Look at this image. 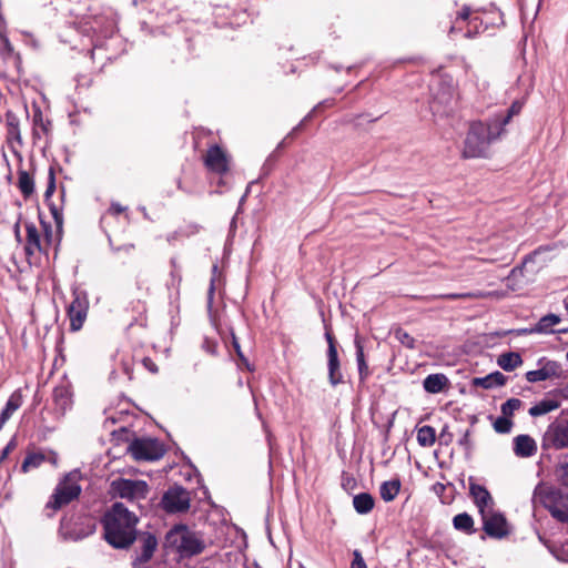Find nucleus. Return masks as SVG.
Instances as JSON below:
<instances>
[{"instance_id": "nucleus-36", "label": "nucleus", "mask_w": 568, "mask_h": 568, "mask_svg": "<svg viewBox=\"0 0 568 568\" xmlns=\"http://www.w3.org/2000/svg\"><path fill=\"white\" fill-rule=\"evenodd\" d=\"M355 347H356V359H357V364H358L359 379L363 382L368 377L369 369H368V365L365 361L364 348L358 339L355 341Z\"/></svg>"}, {"instance_id": "nucleus-31", "label": "nucleus", "mask_w": 568, "mask_h": 568, "mask_svg": "<svg viewBox=\"0 0 568 568\" xmlns=\"http://www.w3.org/2000/svg\"><path fill=\"white\" fill-rule=\"evenodd\" d=\"M497 364L504 371L511 372L523 364V358L519 353L507 352L498 356Z\"/></svg>"}, {"instance_id": "nucleus-16", "label": "nucleus", "mask_w": 568, "mask_h": 568, "mask_svg": "<svg viewBox=\"0 0 568 568\" xmlns=\"http://www.w3.org/2000/svg\"><path fill=\"white\" fill-rule=\"evenodd\" d=\"M26 227V245L24 251L27 255H33L36 253L48 254V247L45 241L42 240V234L34 223L28 222L24 224Z\"/></svg>"}, {"instance_id": "nucleus-15", "label": "nucleus", "mask_w": 568, "mask_h": 568, "mask_svg": "<svg viewBox=\"0 0 568 568\" xmlns=\"http://www.w3.org/2000/svg\"><path fill=\"white\" fill-rule=\"evenodd\" d=\"M6 128H7V133H6V140H7V143L11 150V152L19 156V159L21 160L22 156H21V149L23 146V140H22V135H21V130H20V121H19V118L12 113V112H8L6 114Z\"/></svg>"}, {"instance_id": "nucleus-52", "label": "nucleus", "mask_w": 568, "mask_h": 568, "mask_svg": "<svg viewBox=\"0 0 568 568\" xmlns=\"http://www.w3.org/2000/svg\"><path fill=\"white\" fill-rule=\"evenodd\" d=\"M85 520H87V531L83 534H79L80 537L89 536V535L93 534L97 529V523L94 521V519L87 517Z\"/></svg>"}, {"instance_id": "nucleus-50", "label": "nucleus", "mask_w": 568, "mask_h": 568, "mask_svg": "<svg viewBox=\"0 0 568 568\" xmlns=\"http://www.w3.org/2000/svg\"><path fill=\"white\" fill-rule=\"evenodd\" d=\"M0 43L2 44L3 50H6L9 54H12L14 52L12 43L10 42L9 38L3 33H0Z\"/></svg>"}, {"instance_id": "nucleus-56", "label": "nucleus", "mask_w": 568, "mask_h": 568, "mask_svg": "<svg viewBox=\"0 0 568 568\" xmlns=\"http://www.w3.org/2000/svg\"><path fill=\"white\" fill-rule=\"evenodd\" d=\"M13 414V412L7 410V408L4 407L0 413V418L7 423Z\"/></svg>"}, {"instance_id": "nucleus-63", "label": "nucleus", "mask_w": 568, "mask_h": 568, "mask_svg": "<svg viewBox=\"0 0 568 568\" xmlns=\"http://www.w3.org/2000/svg\"><path fill=\"white\" fill-rule=\"evenodd\" d=\"M51 462L55 463V456L54 455L51 457Z\"/></svg>"}, {"instance_id": "nucleus-28", "label": "nucleus", "mask_w": 568, "mask_h": 568, "mask_svg": "<svg viewBox=\"0 0 568 568\" xmlns=\"http://www.w3.org/2000/svg\"><path fill=\"white\" fill-rule=\"evenodd\" d=\"M353 506L358 514L365 515L373 510L375 506V499L368 493H361L354 496Z\"/></svg>"}, {"instance_id": "nucleus-33", "label": "nucleus", "mask_w": 568, "mask_h": 568, "mask_svg": "<svg viewBox=\"0 0 568 568\" xmlns=\"http://www.w3.org/2000/svg\"><path fill=\"white\" fill-rule=\"evenodd\" d=\"M508 123H504V118L501 114H496L487 123L484 122V128L488 129L489 140L493 142L500 138V135L505 132V126Z\"/></svg>"}, {"instance_id": "nucleus-26", "label": "nucleus", "mask_w": 568, "mask_h": 568, "mask_svg": "<svg viewBox=\"0 0 568 568\" xmlns=\"http://www.w3.org/2000/svg\"><path fill=\"white\" fill-rule=\"evenodd\" d=\"M448 378L444 374H430L424 382L423 386L427 393L437 394L443 392L448 386Z\"/></svg>"}, {"instance_id": "nucleus-10", "label": "nucleus", "mask_w": 568, "mask_h": 568, "mask_svg": "<svg viewBox=\"0 0 568 568\" xmlns=\"http://www.w3.org/2000/svg\"><path fill=\"white\" fill-rule=\"evenodd\" d=\"M130 223L128 207L120 203H111L110 207L102 214L100 225L111 242V234H118Z\"/></svg>"}, {"instance_id": "nucleus-12", "label": "nucleus", "mask_w": 568, "mask_h": 568, "mask_svg": "<svg viewBox=\"0 0 568 568\" xmlns=\"http://www.w3.org/2000/svg\"><path fill=\"white\" fill-rule=\"evenodd\" d=\"M190 493L182 486L174 485L163 495L161 505L166 513H184L190 508Z\"/></svg>"}, {"instance_id": "nucleus-53", "label": "nucleus", "mask_w": 568, "mask_h": 568, "mask_svg": "<svg viewBox=\"0 0 568 568\" xmlns=\"http://www.w3.org/2000/svg\"><path fill=\"white\" fill-rule=\"evenodd\" d=\"M471 13V9L468 6H463L462 9L457 12V19L466 21L469 19Z\"/></svg>"}, {"instance_id": "nucleus-55", "label": "nucleus", "mask_w": 568, "mask_h": 568, "mask_svg": "<svg viewBox=\"0 0 568 568\" xmlns=\"http://www.w3.org/2000/svg\"><path fill=\"white\" fill-rule=\"evenodd\" d=\"M187 231L184 232L186 235H191V234H196L199 231H200V225L197 224H189L187 225Z\"/></svg>"}, {"instance_id": "nucleus-35", "label": "nucleus", "mask_w": 568, "mask_h": 568, "mask_svg": "<svg viewBox=\"0 0 568 568\" xmlns=\"http://www.w3.org/2000/svg\"><path fill=\"white\" fill-rule=\"evenodd\" d=\"M436 440L434 427L425 425L417 430V442L423 447H430Z\"/></svg>"}, {"instance_id": "nucleus-32", "label": "nucleus", "mask_w": 568, "mask_h": 568, "mask_svg": "<svg viewBox=\"0 0 568 568\" xmlns=\"http://www.w3.org/2000/svg\"><path fill=\"white\" fill-rule=\"evenodd\" d=\"M560 406V402L557 399L545 398L531 406L528 410L529 415L532 417L541 416L548 414Z\"/></svg>"}, {"instance_id": "nucleus-1", "label": "nucleus", "mask_w": 568, "mask_h": 568, "mask_svg": "<svg viewBox=\"0 0 568 568\" xmlns=\"http://www.w3.org/2000/svg\"><path fill=\"white\" fill-rule=\"evenodd\" d=\"M138 523V516L116 501L101 518L103 538L114 549H129L136 540Z\"/></svg>"}, {"instance_id": "nucleus-58", "label": "nucleus", "mask_w": 568, "mask_h": 568, "mask_svg": "<svg viewBox=\"0 0 568 568\" xmlns=\"http://www.w3.org/2000/svg\"><path fill=\"white\" fill-rule=\"evenodd\" d=\"M133 248H134V244H129V245L124 246L125 251H130V250H133Z\"/></svg>"}, {"instance_id": "nucleus-3", "label": "nucleus", "mask_w": 568, "mask_h": 568, "mask_svg": "<svg viewBox=\"0 0 568 568\" xmlns=\"http://www.w3.org/2000/svg\"><path fill=\"white\" fill-rule=\"evenodd\" d=\"M534 501L545 507L556 520L568 524V495L561 490L538 485L534 490Z\"/></svg>"}, {"instance_id": "nucleus-40", "label": "nucleus", "mask_w": 568, "mask_h": 568, "mask_svg": "<svg viewBox=\"0 0 568 568\" xmlns=\"http://www.w3.org/2000/svg\"><path fill=\"white\" fill-rule=\"evenodd\" d=\"M521 405L523 402L520 399L509 398L501 405V414L510 418L514 415L515 410H518L521 407Z\"/></svg>"}, {"instance_id": "nucleus-37", "label": "nucleus", "mask_w": 568, "mask_h": 568, "mask_svg": "<svg viewBox=\"0 0 568 568\" xmlns=\"http://www.w3.org/2000/svg\"><path fill=\"white\" fill-rule=\"evenodd\" d=\"M485 294L481 292H467V293H449V294H443L439 297L443 300L448 301H456V300H473V298H481Z\"/></svg>"}, {"instance_id": "nucleus-34", "label": "nucleus", "mask_w": 568, "mask_h": 568, "mask_svg": "<svg viewBox=\"0 0 568 568\" xmlns=\"http://www.w3.org/2000/svg\"><path fill=\"white\" fill-rule=\"evenodd\" d=\"M47 460V456L41 453H28L21 465V471L23 474L29 473L31 469L40 467Z\"/></svg>"}, {"instance_id": "nucleus-20", "label": "nucleus", "mask_w": 568, "mask_h": 568, "mask_svg": "<svg viewBox=\"0 0 568 568\" xmlns=\"http://www.w3.org/2000/svg\"><path fill=\"white\" fill-rule=\"evenodd\" d=\"M141 552L133 560L132 568H145L144 565H146L152 559L158 548V540L152 534H144L141 537Z\"/></svg>"}, {"instance_id": "nucleus-57", "label": "nucleus", "mask_w": 568, "mask_h": 568, "mask_svg": "<svg viewBox=\"0 0 568 568\" xmlns=\"http://www.w3.org/2000/svg\"><path fill=\"white\" fill-rule=\"evenodd\" d=\"M13 231H14L16 239L20 242L21 241V236H20V222H17L14 224Z\"/></svg>"}, {"instance_id": "nucleus-30", "label": "nucleus", "mask_w": 568, "mask_h": 568, "mask_svg": "<svg viewBox=\"0 0 568 568\" xmlns=\"http://www.w3.org/2000/svg\"><path fill=\"white\" fill-rule=\"evenodd\" d=\"M453 526L456 530L466 535H473L476 532L474 519L468 513H460L454 516Z\"/></svg>"}, {"instance_id": "nucleus-62", "label": "nucleus", "mask_w": 568, "mask_h": 568, "mask_svg": "<svg viewBox=\"0 0 568 568\" xmlns=\"http://www.w3.org/2000/svg\"><path fill=\"white\" fill-rule=\"evenodd\" d=\"M559 333H568V328L558 331Z\"/></svg>"}, {"instance_id": "nucleus-27", "label": "nucleus", "mask_w": 568, "mask_h": 568, "mask_svg": "<svg viewBox=\"0 0 568 568\" xmlns=\"http://www.w3.org/2000/svg\"><path fill=\"white\" fill-rule=\"evenodd\" d=\"M402 483L399 478H394L382 483L379 487L381 498L386 501H393L400 491Z\"/></svg>"}, {"instance_id": "nucleus-2", "label": "nucleus", "mask_w": 568, "mask_h": 568, "mask_svg": "<svg viewBox=\"0 0 568 568\" xmlns=\"http://www.w3.org/2000/svg\"><path fill=\"white\" fill-rule=\"evenodd\" d=\"M79 480V471L74 470L65 474L53 489L52 495L45 504V509L52 510V513L55 514L72 501L78 500L82 493Z\"/></svg>"}, {"instance_id": "nucleus-48", "label": "nucleus", "mask_w": 568, "mask_h": 568, "mask_svg": "<svg viewBox=\"0 0 568 568\" xmlns=\"http://www.w3.org/2000/svg\"><path fill=\"white\" fill-rule=\"evenodd\" d=\"M325 338H326L327 345H328L327 354H332V352H333V354L338 353L336 339L331 331H326Z\"/></svg>"}, {"instance_id": "nucleus-59", "label": "nucleus", "mask_w": 568, "mask_h": 568, "mask_svg": "<svg viewBox=\"0 0 568 568\" xmlns=\"http://www.w3.org/2000/svg\"><path fill=\"white\" fill-rule=\"evenodd\" d=\"M6 422L3 419L0 418V430L2 429V427L4 426Z\"/></svg>"}, {"instance_id": "nucleus-41", "label": "nucleus", "mask_w": 568, "mask_h": 568, "mask_svg": "<svg viewBox=\"0 0 568 568\" xmlns=\"http://www.w3.org/2000/svg\"><path fill=\"white\" fill-rule=\"evenodd\" d=\"M49 209L57 225V241L59 243L62 234L63 214L62 211L54 204H49Z\"/></svg>"}, {"instance_id": "nucleus-13", "label": "nucleus", "mask_w": 568, "mask_h": 568, "mask_svg": "<svg viewBox=\"0 0 568 568\" xmlns=\"http://www.w3.org/2000/svg\"><path fill=\"white\" fill-rule=\"evenodd\" d=\"M483 521V530L494 539H501L509 534L508 523L504 514L490 509L480 515Z\"/></svg>"}, {"instance_id": "nucleus-8", "label": "nucleus", "mask_w": 568, "mask_h": 568, "mask_svg": "<svg viewBox=\"0 0 568 568\" xmlns=\"http://www.w3.org/2000/svg\"><path fill=\"white\" fill-rule=\"evenodd\" d=\"M134 460L154 462L165 454L164 445L155 438H135L128 447Z\"/></svg>"}, {"instance_id": "nucleus-7", "label": "nucleus", "mask_w": 568, "mask_h": 568, "mask_svg": "<svg viewBox=\"0 0 568 568\" xmlns=\"http://www.w3.org/2000/svg\"><path fill=\"white\" fill-rule=\"evenodd\" d=\"M544 452H558L568 448V418H556L541 436Z\"/></svg>"}, {"instance_id": "nucleus-45", "label": "nucleus", "mask_w": 568, "mask_h": 568, "mask_svg": "<svg viewBox=\"0 0 568 568\" xmlns=\"http://www.w3.org/2000/svg\"><path fill=\"white\" fill-rule=\"evenodd\" d=\"M524 103L519 100H516L511 103L510 108L507 110L506 114L503 115L504 123H509L513 116L518 115L523 110Z\"/></svg>"}, {"instance_id": "nucleus-14", "label": "nucleus", "mask_w": 568, "mask_h": 568, "mask_svg": "<svg viewBox=\"0 0 568 568\" xmlns=\"http://www.w3.org/2000/svg\"><path fill=\"white\" fill-rule=\"evenodd\" d=\"M179 540L175 539L176 548L182 557H192L204 550L203 541L186 527H180L176 530Z\"/></svg>"}, {"instance_id": "nucleus-6", "label": "nucleus", "mask_w": 568, "mask_h": 568, "mask_svg": "<svg viewBox=\"0 0 568 568\" xmlns=\"http://www.w3.org/2000/svg\"><path fill=\"white\" fill-rule=\"evenodd\" d=\"M458 98L457 84L453 77L442 74L434 88L430 108L434 112H445Z\"/></svg>"}, {"instance_id": "nucleus-64", "label": "nucleus", "mask_w": 568, "mask_h": 568, "mask_svg": "<svg viewBox=\"0 0 568 568\" xmlns=\"http://www.w3.org/2000/svg\"><path fill=\"white\" fill-rule=\"evenodd\" d=\"M566 358H567V361H568V351H567V354H566Z\"/></svg>"}, {"instance_id": "nucleus-18", "label": "nucleus", "mask_w": 568, "mask_h": 568, "mask_svg": "<svg viewBox=\"0 0 568 568\" xmlns=\"http://www.w3.org/2000/svg\"><path fill=\"white\" fill-rule=\"evenodd\" d=\"M469 495L478 508L479 515H484L485 511L494 509V499L485 486L469 483Z\"/></svg>"}, {"instance_id": "nucleus-23", "label": "nucleus", "mask_w": 568, "mask_h": 568, "mask_svg": "<svg viewBox=\"0 0 568 568\" xmlns=\"http://www.w3.org/2000/svg\"><path fill=\"white\" fill-rule=\"evenodd\" d=\"M17 187L19 189L22 197L24 200H29L36 192V182L33 174L29 173L23 169H19Z\"/></svg>"}, {"instance_id": "nucleus-44", "label": "nucleus", "mask_w": 568, "mask_h": 568, "mask_svg": "<svg viewBox=\"0 0 568 568\" xmlns=\"http://www.w3.org/2000/svg\"><path fill=\"white\" fill-rule=\"evenodd\" d=\"M40 225H41V231H42V240L45 241V245L48 247V250L50 248V246L53 244V231H52V226L49 222H45L43 220L40 221Z\"/></svg>"}, {"instance_id": "nucleus-19", "label": "nucleus", "mask_w": 568, "mask_h": 568, "mask_svg": "<svg viewBox=\"0 0 568 568\" xmlns=\"http://www.w3.org/2000/svg\"><path fill=\"white\" fill-rule=\"evenodd\" d=\"M72 386L70 382L63 381L53 389V403L55 409L64 415L65 412L72 406Z\"/></svg>"}, {"instance_id": "nucleus-46", "label": "nucleus", "mask_w": 568, "mask_h": 568, "mask_svg": "<svg viewBox=\"0 0 568 568\" xmlns=\"http://www.w3.org/2000/svg\"><path fill=\"white\" fill-rule=\"evenodd\" d=\"M54 191H55V175H54V171L52 169H50L49 178H48V185H47V190L44 192V201L45 202H49V200L52 196V194L54 193Z\"/></svg>"}, {"instance_id": "nucleus-51", "label": "nucleus", "mask_w": 568, "mask_h": 568, "mask_svg": "<svg viewBox=\"0 0 568 568\" xmlns=\"http://www.w3.org/2000/svg\"><path fill=\"white\" fill-rule=\"evenodd\" d=\"M232 345H233V348H234V351H235L236 355L239 356V358H240L243 363L247 364V359H246V357L243 355V353H242V351H241V346H240V344H239V342H237V338L235 337V335H234L233 333H232Z\"/></svg>"}, {"instance_id": "nucleus-38", "label": "nucleus", "mask_w": 568, "mask_h": 568, "mask_svg": "<svg viewBox=\"0 0 568 568\" xmlns=\"http://www.w3.org/2000/svg\"><path fill=\"white\" fill-rule=\"evenodd\" d=\"M394 335L396 339L407 348H415V338L405 329L398 327L395 329Z\"/></svg>"}, {"instance_id": "nucleus-47", "label": "nucleus", "mask_w": 568, "mask_h": 568, "mask_svg": "<svg viewBox=\"0 0 568 568\" xmlns=\"http://www.w3.org/2000/svg\"><path fill=\"white\" fill-rule=\"evenodd\" d=\"M351 568H367V565L362 556V552L357 549L353 551V560L351 564Z\"/></svg>"}, {"instance_id": "nucleus-42", "label": "nucleus", "mask_w": 568, "mask_h": 568, "mask_svg": "<svg viewBox=\"0 0 568 568\" xmlns=\"http://www.w3.org/2000/svg\"><path fill=\"white\" fill-rule=\"evenodd\" d=\"M22 403H23V397H22L21 390L17 389L10 395V397L6 404V408H7V410L14 413L16 410H18L21 407Z\"/></svg>"}, {"instance_id": "nucleus-11", "label": "nucleus", "mask_w": 568, "mask_h": 568, "mask_svg": "<svg viewBox=\"0 0 568 568\" xmlns=\"http://www.w3.org/2000/svg\"><path fill=\"white\" fill-rule=\"evenodd\" d=\"M203 164L207 171L224 175L230 171L231 156L219 144H212L202 155Z\"/></svg>"}, {"instance_id": "nucleus-22", "label": "nucleus", "mask_w": 568, "mask_h": 568, "mask_svg": "<svg viewBox=\"0 0 568 568\" xmlns=\"http://www.w3.org/2000/svg\"><path fill=\"white\" fill-rule=\"evenodd\" d=\"M537 452V444L529 435H518L514 438V453L518 457H531Z\"/></svg>"}, {"instance_id": "nucleus-29", "label": "nucleus", "mask_w": 568, "mask_h": 568, "mask_svg": "<svg viewBox=\"0 0 568 568\" xmlns=\"http://www.w3.org/2000/svg\"><path fill=\"white\" fill-rule=\"evenodd\" d=\"M560 322V317L556 314H547L542 316L538 323L529 329V333L549 334L555 333L552 326Z\"/></svg>"}, {"instance_id": "nucleus-43", "label": "nucleus", "mask_w": 568, "mask_h": 568, "mask_svg": "<svg viewBox=\"0 0 568 568\" xmlns=\"http://www.w3.org/2000/svg\"><path fill=\"white\" fill-rule=\"evenodd\" d=\"M555 474L559 485L568 490V462L559 464Z\"/></svg>"}, {"instance_id": "nucleus-61", "label": "nucleus", "mask_w": 568, "mask_h": 568, "mask_svg": "<svg viewBox=\"0 0 568 568\" xmlns=\"http://www.w3.org/2000/svg\"><path fill=\"white\" fill-rule=\"evenodd\" d=\"M209 351H210L212 354H214V353H215V346H213V347H209Z\"/></svg>"}, {"instance_id": "nucleus-17", "label": "nucleus", "mask_w": 568, "mask_h": 568, "mask_svg": "<svg viewBox=\"0 0 568 568\" xmlns=\"http://www.w3.org/2000/svg\"><path fill=\"white\" fill-rule=\"evenodd\" d=\"M562 375L561 365L556 361H546L539 369L526 373V379L529 383H537L551 378H560Z\"/></svg>"}, {"instance_id": "nucleus-5", "label": "nucleus", "mask_w": 568, "mask_h": 568, "mask_svg": "<svg viewBox=\"0 0 568 568\" xmlns=\"http://www.w3.org/2000/svg\"><path fill=\"white\" fill-rule=\"evenodd\" d=\"M150 487L141 479L116 478L110 484V494L114 498L126 499L134 503L148 497Z\"/></svg>"}, {"instance_id": "nucleus-49", "label": "nucleus", "mask_w": 568, "mask_h": 568, "mask_svg": "<svg viewBox=\"0 0 568 568\" xmlns=\"http://www.w3.org/2000/svg\"><path fill=\"white\" fill-rule=\"evenodd\" d=\"M142 365L152 374H156L159 372L158 365L151 357H144L142 359Z\"/></svg>"}, {"instance_id": "nucleus-54", "label": "nucleus", "mask_w": 568, "mask_h": 568, "mask_svg": "<svg viewBox=\"0 0 568 568\" xmlns=\"http://www.w3.org/2000/svg\"><path fill=\"white\" fill-rule=\"evenodd\" d=\"M459 445L464 446L467 450L470 449V432L467 429L463 437L459 439Z\"/></svg>"}, {"instance_id": "nucleus-4", "label": "nucleus", "mask_w": 568, "mask_h": 568, "mask_svg": "<svg viewBox=\"0 0 568 568\" xmlns=\"http://www.w3.org/2000/svg\"><path fill=\"white\" fill-rule=\"evenodd\" d=\"M490 143L488 129L484 128V122L475 121L469 125L462 156L464 159L486 158Z\"/></svg>"}, {"instance_id": "nucleus-24", "label": "nucleus", "mask_w": 568, "mask_h": 568, "mask_svg": "<svg viewBox=\"0 0 568 568\" xmlns=\"http://www.w3.org/2000/svg\"><path fill=\"white\" fill-rule=\"evenodd\" d=\"M328 382L332 386L344 383L338 353L327 354Z\"/></svg>"}, {"instance_id": "nucleus-60", "label": "nucleus", "mask_w": 568, "mask_h": 568, "mask_svg": "<svg viewBox=\"0 0 568 568\" xmlns=\"http://www.w3.org/2000/svg\"><path fill=\"white\" fill-rule=\"evenodd\" d=\"M209 351H210L212 354H214V353H215V346H213V347H209Z\"/></svg>"}, {"instance_id": "nucleus-25", "label": "nucleus", "mask_w": 568, "mask_h": 568, "mask_svg": "<svg viewBox=\"0 0 568 568\" xmlns=\"http://www.w3.org/2000/svg\"><path fill=\"white\" fill-rule=\"evenodd\" d=\"M506 382L507 377L503 373L496 371L486 375L485 377H475L471 383L476 387L490 389L494 386H504Z\"/></svg>"}, {"instance_id": "nucleus-9", "label": "nucleus", "mask_w": 568, "mask_h": 568, "mask_svg": "<svg viewBox=\"0 0 568 568\" xmlns=\"http://www.w3.org/2000/svg\"><path fill=\"white\" fill-rule=\"evenodd\" d=\"M90 302L88 293L80 288L72 291V302L67 307V316L70 321V331H80L88 317Z\"/></svg>"}, {"instance_id": "nucleus-21", "label": "nucleus", "mask_w": 568, "mask_h": 568, "mask_svg": "<svg viewBox=\"0 0 568 568\" xmlns=\"http://www.w3.org/2000/svg\"><path fill=\"white\" fill-rule=\"evenodd\" d=\"M32 139L34 141L45 140L47 142L51 135L52 123L50 120H45L43 118V113L40 109L34 110L32 116Z\"/></svg>"}, {"instance_id": "nucleus-39", "label": "nucleus", "mask_w": 568, "mask_h": 568, "mask_svg": "<svg viewBox=\"0 0 568 568\" xmlns=\"http://www.w3.org/2000/svg\"><path fill=\"white\" fill-rule=\"evenodd\" d=\"M493 426L496 433L508 434L511 430L513 422L509 417L501 415L496 418Z\"/></svg>"}]
</instances>
